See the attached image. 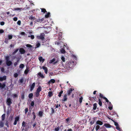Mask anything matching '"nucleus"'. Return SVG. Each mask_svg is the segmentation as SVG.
<instances>
[{
	"label": "nucleus",
	"instance_id": "f257e3e1",
	"mask_svg": "<svg viewBox=\"0 0 131 131\" xmlns=\"http://www.w3.org/2000/svg\"><path fill=\"white\" fill-rule=\"evenodd\" d=\"M6 64L8 66H10L12 64V62L9 60L10 57L9 56H7L5 57Z\"/></svg>",
	"mask_w": 131,
	"mask_h": 131
},
{
	"label": "nucleus",
	"instance_id": "4be33fe9",
	"mask_svg": "<svg viewBox=\"0 0 131 131\" xmlns=\"http://www.w3.org/2000/svg\"><path fill=\"white\" fill-rule=\"evenodd\" d=\"M43 112L42 111H40L38 113V115L40 117H41L43 115Z\"/></svg>",
	"mask_w": 131,
	"mask_h": 131
},
{
	"label": "nucleus",
	"instance_id": "4c0bfd02",
	"mask_svg": "<svg viewBox=\"0 0 131 131\" xmlns=\"http://www.w3.org/2000/svg\"><path fill=\"white\" fill-rule=\"evenodd\" d=\"M26 46L27 47H29V48H32V46L31 45L29 44H27L26 45Z\"/></svg>",
	"mask_w": 131,
	"mask_h": 131
},
{
	"label": "nucleus",
	"instance_id": "aec40b11",
	"mask_svg": "<svg viewBox=\"0 0 131 131\" xmlns=\"http://www.w3.org/2000/svg\"><path fill=\"white\" fill-rule=\"evenodd\" d=\"M38 75L40 76L41 78H45V77L43 75L41 74V72H39L38 74Z\"/></svg>",
	"mask_w": 131,
	"mask_h": 131
},
{
	"label": "nucleus",
	"instance_id": "338daca9",
	"mask_svg": "<svg viewBox=\"0 0 131 131\" xmlns=\"http://www.w3.org/2000/svg\"><path fill=\"white\" fill-rule=\"evenodd\" d=\"M4 32V31L2 29H0V34H2Z\"/></svg>",
	"mask_w": 131,
	"mask_h": 131
},
{
	"label": "nucleus",
	"instance_id": "4d7b16f0",
	"mask_svg": "<svg viewBox=\"0 0 131 131\" xmlns=\"http://www.w3.org/2000/svg\"><path fill=\"white\" fill-rule=\"evenodd\" d=\"M25 122L24 121L22 123V126H23L24 127L25 126Z\"/></svg>",
	"mask_w": 131,
	"mask_h": 131
},
{
	"label": "nucleus",
	"instance_id": "052dcab7",
	"mask_svg": "<svg viewBox=\"0 0 131 131\" xmlns=\"http://www.w3.org/2000/svg\"><path fill=\"white\" fill-rule=\"evenodd\" d=\"M73 130L71 128H69L67 130L66 129H65L64 131H72Z\"/></svg>",
	"mask_w": 131,
	"mask_h": 131
},
{
	"label": "nucleus",
	"instance_id": "423d86ee",
	"mask_svg": "<svg viewBox=\"0 0 131 131\" xmlns=\"http://www.w3.org/2000/svg\"><path fill=\"white\" fill-rule=\"evenodd\" d=\"M6 103L7 105L10 106L12 103L11 101V100L10 98H8L7 99Z\"/></svg>",
	"mask_w": 131,
	"mask_h": 131
},
{
	"label": "nucleus",
	"instance_id": "6e6d98bb",
	"mask_svg": "<svg viewBox=\"0 0 131 131\" xmlns=\"http://www.w3.org/2000/svg\"><path fill=\"white\" fill-rule=\"evenodd\" d=\"M28 37H30L31 38V39H34V36L33 35H31L30 36L29 35L28 36Z\"/></svg>",
	"mask_w": 131,
	"mask_h": 131
},
{
	"label": "nucleus",
	"instance_id": "79ce46f5",
	"mask_svg": "<svg viewBox=\"0 0 131 131\" xmlns=\"http://www.w3.org/2000/svg\"><path fill=\"white\" fill-rule=\"evenodd\" d=\"M83 98L82 97H80V98L79 100V102L80 103H82V100H83Z\"/></svg>",
	"mask_w": 131,
	"mask_h": 131
},
{
	"label": "nucleus",
	"instance_id": "603ef678",
	"mask_svg": "<svg viewBox=\"0 0 131 131\" xmlns=\"http://www.w3.org/2000/svg\"><path fill=\"white\" fill-rule=\"evenodd\" d=\"M8 121L7 120L5 123V125L7 126L8 127H9V125L8 124Z\"/></svg>",
	"mask_w": 131,
	"mask_h": 131
},
{
	"label": "nucleus",
	"instance_id": "7ed1b4c3",
	"mask_svg": "<svg viewBox=\"0 0 131 131\" xmlns=\"http://www.w3.org/2000/svg\"><path fill=\"white\" fill-rule=\"evenodd\" d=\"M45 34L44 33H41L40 36H37V39H40L42 40H43L44 38Z\"/></svg>",
	"mask_w": 131,
	"mask_h": 131
},
{
	"label": "nucleus",
	"instance_id": "dca6fc26",
	"mask_svg": "<svg viewBox=\"0 0 131 131\" xmlns=\"http://www.w3.org/2000/svg\"><path fill=\"white\" fill-rule=\"evenodd\" d=\"M44 20V18H42L41 19H35V21L36 22H41L42 21H43Z\"/></svg>",
	"mask_w": 131,
	"mask_h": 131
},
{
	"label": "nucleus",
	"instance_id": "5fc2aeb1",
	"mask_svg": "<svg viewBox=\"0 0 131 131\" xmlns=\"http://www.w3.org/2000/svg\"><path fill=\"white\" fill-rule=\"evenodd\" d=\"M61 59L63 62H64L65 61V58L64 57L62 56L61 57Z\"/></svg>",
	"mask_w": 131,
	"mask_h": 131
},
{
	"label": "nucleus",
	"instance_id": "58836bf2",
	"mask_svg": "<svg viewBox=\"0 0 131 131\" xmlns=\"http://www.w3.org/2000/svg\"><path fill=\"white\" fill-rule=\"evenodd\" d=\"M112 121L114 122V123L115 125L116 126H118L119 125L114 120H112Z\"/></svg>",
	"mask_w": 131,
	"mask_h": 131
},
{
	"label": "nucleus",
	"instance_id": "20e7f679",
	"mask_svg": "<svg viewBox=\"0 0 131 131\" xmlns=\"http://www.w3.org/2000/svg\"><path fill=\"white\" fill-rule=\"evenodd\" d=\"M15 121L13 123L14 125H16L17 124V122L19 121V116H16L14 118Z\"/></svg>",
	"mask_w": 131,
	"mask_h": 131
},
{
	"label": "nucleus",
	"instance_id": "c756f323",
	"mask_svg": "<svg viewBox=\"0 0 131 131\" xmlns=\"http://www.w3.org/2000/svg\"><path fill=\"white\" fill-rule=\"evenodd\" d=\"M32 115H33V119L34 120L35 119L36 117V115L35 114V113L34 112H33L32 113Z\"/></svg>",
	"mask_w": 131,
	"mask_h": 131
},
{
	"label": "nucleus",
	"instance_id": "c85d7f7f",
	"mask_svg": "<svg viewBox=\"0 0 131 131\" xmlns=\"http://www.w3.org/2000/svg\"><path fill=\"white\" fill-rule=\"evenodd\" d=\"M50 16V13L49 12L48 13L45 15V17L46 18H48Z\"/></svg>",
	"mask_w": 131,
	"mask_h": 131
},
{
	"label": "nucleus",
	"instance_id": "f3484780",
	"mask_svg": "<svg viewBox=\"0 0 131 131\" xmlns=\"http://www.w3.org/2000/svg\"><path fill=\"white\" fill-rule=\"evenodd\" d=\"M104 126L106 128H110L111 127V125L108 124L106 123L104 124Z\"/></svg>",
	"mask_w": 131,
	"mask_h": 131
},
{
	"label": "nucleus",
	"instance_id": "a878e982",
	"mask_svg": "<svg viewBox=\"0 0 131 131\" xmlns=\"http://www.w3.org/2000/svg\"><path fill=\"white\" fill-rule=\"evenodd\" d=\"M36 97H38L40 95V93L36 92H35Z\"/></svg>",
	"mask_w": 131,
	"mask_h": 131
},
{
	"label": "nucleus",
	"instance_id": "72a5a7b5",
	"mask_svg": "<svg viewBox=\"0 0 131 131\" xmlns=\"http://www.w3.org/2000/svg\"><path fill=\"white\" fill-rule=\"evenodd\" d=\"M19 49L17 48L12 53V55H14L18 51Z\"/></svg>",
	"mask_w": 131,
	"mask_h": 131
},
{
	"label": "nucleus",
	"instance_id": "9b49d317",
	"mask_svg": "<svg viewBox=\"0 0 131 131\" xmlns=\"http://www.w3.org/2000/svg\"><path fill=\"white\" fill-rule=\"evenodd\" d=\"M67 100V95L65 94L63 96V99H62V101L65 102Z\"/></svg>",
	"mask_w": 131,
	"mask_h": 131
},
{
	"label": "nucleus",
	"instance_id": "8fccbe9b",
	"mask_svg": "<svg viewBox=\"0 0 131 131\" xmlns=\"http://www.w3.org/2000/svg\"><path fill=\"white\" fill-rule=\"evenodd\" d=\"M4 42L7 44L8 43V39L6 38H5L4 40Z\"/></svg>",
	"mask_w": 131,
	"mask_h": 131
},
{
	"label": "nucleus",
	"instance_id": "680f3d73",
	"mask_svg": "<svg viewBox=\"0 0 131 131\" xmlns=\"http://www.w3.org/2000/svg\"><path fill=\"white\" fill-rule=\"evenodd\" d=\"M24 81V79L23 78H22L21 79L19 80V82L21 83H23Z\"/></svg>",
	"mask_w": 131,
	"mask_h": 131
},
{
	"label": "nucleus",
	"instance_id": "0eeeda50",
	"mask_svg": "<svg viewBox=\"0 0 131 131\" xmlns=\"http://www.w3.org/2000/svg\"><path fill=\"white\" fill-rule=\"evenodd\" d=\"M35 85V82L33 83L31 85H30L29 86L30 87V91H32L34 88Z\"/></svg>",
	"mask_w": 131,
	"mask_h": 131
},
{
	"label": "nucleus",
	"instance_id": "bf43d9fd",
	"mask_svg": "<svg viewBox=\"0 0 131 131\" xmlns=\"http://www.w3.org/2000/svg\"><path fill=\"white\" fill-rule=\"evenodd\" d=\"M18 74L17 73H15L14 75V77L15 78L17 77L18 76Z\"/></svg>",
	"mask_w": 131,
	"mask_h": 131
},
{
	"label": "nucleus",
	"instance_id": "1a4fd4ad",
	"mask_svg": "<svg viewBox=\"0 0 131 131\" xmlns=\"http://www.w3.org/2000/svg\"><path fill=\"white\" fill-rule=\"evenodd\" d=\"M55 82V80L53 79H51L47 83V84L49 85H50V83H54Z\"/></svg>",
	"mask_w": 131,
	"mask_h": 131
},
{
	"label": "nucleus",
	"instance_id": "412c9836",
	"mask_svg": "<svg viewBox=\"0 0 131 131\" xmlns=\"http://www.w3.org/2000/svg\"><path fill=\"white\" fill-rule=\"evenodd\" d=\"M29 71V69L28 68H27L24 71V73L26 74H27Z\"/></svg>",
	"mask_w": 131,
	"mask_h": 131
},
{
	"label": "nucleus",
	"instance_id": "de8ad7c7",
	"mask_svg": "<svg viewBox=\"0 0 131 131\" xmlns=\"http://www.w3.org/2000/svg\"><path fill=\"white\" fill-rule=\"evenodd\" d=\"M99 96L101 98H103V99H104V97H105L104 96H103V95L102 94H101V93H100V94H99Z\"/></svg>",
	"mask_w": 131,
	"mask_h": 131
},
{
	"label": "nucleus",
	"instance_id": "a19ab883",
	"mask_svg": "<svg viewBox=\"0 0 131 131\" xmlns=\"http://www.w3.org/2000/svg\"><path fill=\"white\" fill-rule=\"evenodd\" d=\"M51 114H52L53 113H54L55 111H54V109H53V108H51Z\"/></svg>",
	"mask_w": 131,
	"mask_h": 131
},
{
	"label": "nucleus",
	"instance_id": "69168bd1",
	"mask_svg": "<svg viewBox=\"0 0 131 131\" xmlns=\"http://www.w3.org/2000/svg\"><path fill=\"white\" fill-rule=\"evenodd\" d=\"M36 99L37 100V104H39L40 103V100L38 99Z\"/></svg>",
	"mask_w": 131,
	"mask_h": 131
},
{
	"label": "nucleus",
	"instance_id": "2f4dec72",
	"mask_svg": "<svg viewBox=\"0 0 131 131\" xmlns=\"http://www.w3.org/2000/svg\"><path fill=\"white\" fill-rule=\"evenodd\" d=\"M5 114H3L2 116V121H4L5 119Z\"/></svg>",
	"mask_w": 131,
	"mask_h": 131
},
{
	"label": "nucleus",
	"instance_id": "473e14b6",
	"mask_svg": "<svg viewBox=\"0 0 131 131\" xmlns=\"http://www.w3.org/2000/svg\"><path fill=\"white\" fill-rule=\"evenodd\" d=\"M63 91L61 90V91L59 93V94L58 95V96L59 97H61V96L62 94L63 93Z\"/></svg>",
	"mask_w": 131,
	"mask_h": 131
},
{
	"label": "nucleus",
	"instance_id": "9d476101",
	"mask_svg": "<svg viewBox=\"0 0 131 131\" xmlns=\"http://www.w3.org/2000/svg\"><path fill=\"white\" fill-rule=\"evenodd\" d=\"M6 84L5 82L3 83L2 84L0 83V89L1 88L2 89L4 88Z\"/></svg>",
	"mask_w": 131,
	"mask_h": 131
},
{
	"label": "nucleus",
	"instance_id": "49530a36",
	"mask_svg": "<svg viewBox=\"0 0 131 131\" xmlns=\"http://www.w3.org/2000/svg\"><path fill=\"white\" fill-rule=\"evenodd\" d=\"M60 127L59 126L57 127H56L54 129V130L55 131H58L59 130Z\"/></svg>",
	"mask_w": 131,
	"mask_h": 131
},
{
	"label": "nucleus",
	"instance_id": "c03bdc74",
	"mask_svg": "<svg viewBox=\"0 0 131 131\" xmlns=\"http://www.w3.org/2000/svg\"><path fill=\"white\" fill-rule=\"evenodd\" d=\"M100 128V126L99 125H97L95 129L96 131H97Z\"/></svg>",
	"mask_w": 131,
	"mask_h": 131
},
{
	"label": "nucleus",
	"instance_id": "3c124183",
	"mask_svg": "<svg viewBox=\"0 0 131 131\" xmlns=\"http://www.w3.org/2000/svg\"><path fill=\"white\" fill-rule=\"evenodd\" d=\"M28 108H26L25 110V114H27V113L28 111Z\"/></svg>",
	"mask_w": 131,
	"mask_h": 131
},
{
	"label": "nucleus",
	"instance_id": "b1692460",
	"mask_svg": "<svg viewBox=\"0 0 131 131\" xmlns=\"http://www.w3.org/2000/svg\"><path fill=\"white\" fill-rule=\"evenodd\" d=\"M38 59L40 61H42L43 62L45 60L42 57H39Z\"/></svg>",
	"mask_w": 131,
	"mask_h": 131
},
{
	"label": "nucleus",
	"instance_id": "2eb2a0df",
	"mask_svg": "<svg viewBox=\"0 0 131 131\" xmlns=\"http://www.w3.org/2000/svg\"><path fill=\"white\" fill-rule=\"evenodd\" d=\"M28 17L29 19L31 20H34L35 19V17L33 16L32 15Z\"/></svg>",
	"mask_w": 131,
	"mask_h": 131
},
{
	"label": "nucleus",
	"instance_id": "0e129e2a",
	"mask_svg": "<svg viewBox=\"0 0 131 131\" xmlns=\"http://www.w3.org/2000/svg\"><path fill=\"white\" fill-rule=\"evenodd\" d=\"M21 21L20 20H18L17 22V24L19 25H20L21 24Z\"/></svg>",
	"mask_w": 131,
	"mask_h": 131
},
{
	"label": "nucleus",
	"instance_id": "774afa93",
	"mask_svg": "<svg viewBox=\"0 0 131 131\" xmlns=\"http://www.w3.org/2000/svg\"><path fill=\"white\" fill-rule=\"evenodd\" d=\"M5 22L4 21H2L0 23V25L1 26H3L4 25Z\"/></svg>",
	"mask_w": 131,
	"mask_h": 131
},
{
	"label": "nucleus",
	"instance_id": "09e8293b",
	"mask_svg": "<svg viewBox=\"0 0 131 131\" xmlns=\"http://www.w3.org/2000/svg\"><path fill=\"white\" fill-rule=\"evenodd\" d=\"M61 52L63 53H64L66 52V51L64 49H62L61 50Z\"/></svg>",
	"mask_w": 131,
	"mask_h": 131
},
{
	"label": "nucleus",
	"instance_id": "864d4df0",
	"mask_svg": "<svg viewBox=\"0 0 131 131\" xmlns=\"http://www.w3.org/2000/svg\"><path fill=\"white\" fill-rule=\"evenodd\" d=\"M94 119L92 120V121H90V123L91 125H93V124L94 123Z\"/></svg>",
	"mask_w": 131,
	"mask_h": 131
},
{
	"label": "nucleus",
	"instance_id": "37998d69",
	"mask_svg": "<svg viewBox=\"0 0 131 131\" xmlns=\"http://www.w3.org/2000/svg\"><path fill=\"white\" fill-rule=\"evenodd\" d=\"M56 60V59L55 58H53L51 60H50V63H52L54 62Z\"/></svg>",
	"mask_w": 131,
	"mask_h": 131
},
{
	"label": "nucleus",
	"instance_id": "4468645a",
	"mask_svg": "<svg viewBox=\"0 0 131 131\" xmlns=\"http://www.w3.org/2000/svg\"><path fill=\"white\" fill-rule=\"evenodd\" d=\"M96 125H102L103 124V123L102 121H97L96 123Z\"/></svg>",
	"mask_w": 131,
	"mask_h": 131
},
{
	"label": "nucleus",
	"instance_id": "ea45409f",
	"mask_svg": "<svg viewBox=\"0 0 131 131\" xmlns=\"http://www.w3.org/2000/svg\"><path fill=\"white\" fill-rule=\"evenodd\" d=\"M24 67V65L23 64H20L19 66V68H20L23 69Z\"/></svg>",
	"mask_w": 131,
	"mask_h": 131
},
{
	"label": "nucleus",
	"instance_id": "e433bc0d",
	"mask_svg": "<svg viewBox=\"0 0 131 131\" xmlns=\"http://www.w3.org/2000/svg\"><path fill=\"white\" fill-rule=\"evenodd\" d=\"M41 11L42 12H43L44 13H45V12H47L45 9L42 8H41Z\"/></svg>",
	"mask_w": 131,
	"mask_h": 131
},
{
	"label": "nucleus",
	"instance_id": "bb28decb",
	"mask_svg": "<svg viewBox=\"0 0 131 131\" xmlns=\"http://www.w3.org/2000/svg\"><path fill=\"white\" fill-rule=\"evenodd\" d=\"M33 94L32 93H30L28 95L29 98L30 99H31L33 98Z\"/></svg>",
	"mask_w": 131,
	"mask_h": 131
},
{
	"label": "nucleus",
	"instance_id": "7c9ffc66",
	"mask_svg": "<svg viewBox=\"0 0 131 131\" xmlns=\"http://www.w3.org/2000/svg\"><path fill=\"white\" fill-rule=\"evenodd\" d=\"M99 101V104L100 106H101L102 105V102L101 100L100 99H98Z\"/></svg>",
	"mask_w": 131,
	"mask_h": 131
},
{
	"label": "nucleus",
	"instance_id": "6e6552de",
	"mask_svg": "<svg viewBox=\"0 0 131 131\" xmlns=\"http://www.w3.org/2000/svg\"><path fill=\"white\" fill-rule=\"evenodd\" d=\"M19 51L21 54H24L26 52V51L23 48H21L19 49Z\"/></svg>",
	"mask_w": 131,
	"mask_h": 131
},
{
	"label": "nucleus",
	"instance_id": "13d9d810",
	"mask_svg": "<svg viewBox=\"0 0 131 131\" xmlns=\"http://www.w3.org/2000/svg\"><path fill=\"white\" fill-rule=\"evenodd\" d=\"M104 99L106 102H107V103H108L109 102V101L106 98V97H104Z\"/></svg>",
	"mask_w": 131,
	"mask_h": 131
},
{
	"label": "nucleus",
	"instance_id": "a18cd8bd",
	"mask_svg": "<svg viewBox=\"0 0 131 131\" xmlns=\"http://www.w3.org/2000/svg\"><path fill=\"white\" fill-rule=\"evenodd\" d=\"M34 101H33L31 102L30 103V105L31 106H32V107H34Z\"/></svg>",
	"mask_w": 131,
	"mask_h": 131
},
{
	"label": "nucleus",
	"instance_id": "5701e85b",
	"mask_svg": "<svg viewBox=\"0 0 131 131\" xmlns=\"http://www.w3.org/2000/svg\"><path fill=\"white\" fill-rule=\"evenodd\" d=\"M4 123L3 121H0V127L1 128L3 127H4Z\"/></svg>",
	"mask_w": 131,
	"mask_h": 131
},
{
	"label": "nucleus",
	"instance_id": "cd10ccee",
	"mask_svg": "<svg viewBox=\"0 0 131 131\" xmlns=\"http://www.w3.org/2000/svg\"><path fill=\"white\" fill-rule=\"evenodd\" d=\"M70 117H68L66 119V123H70V122H69V121L70 120Z\"/></svg>",
	"mask_w": 131,
	"mask_h": 131
},
{
	"label": "nucleus",
	"instance_id": "393cba45",
	"mask_svg": "<svg viewBox=\"0 0 131 131\" xmlns=\"http://www.w3.org/2000/svg\"><path fill=\"white\" fill-rule=\"evenodd\" d=\"M53 95V94L51 91H49L48 92V95L49 96V97H51Z\"/></svg>",
	"mask_w": 131,
	"mask_h": 131
},
{
	"label": "nucleus",
	"instance_id": "e2e57ef3",
	"mask_svg": "<svg viewBox=\"0 0 131 131\" xmlns=\"http://www.w3.org/2000/svg\"><path fill=\"white\" fill-rule=\"evenodd\" d=\"M40 45V44L39 43H38L36 45V47H39Z\"/></svg>",
	"mask_w": 131,
	"mask_h": 131
},
{
	"label": "nucleus",
	"instance_id": "6ab92c4d",
	"mask_svg": "<svg viewBox=\"0 0 131 131\" xmlns=\"http://www.w3.org/2000/svg\"><path fill=\"white\" fill-rule=\"evenodd\" d=\"M97 106V104L96 103H94L93 105V110H95Z\"/></svg>",
	"mask_w": 131,
	"mask_h": 131
},
{
	"label": "nucleus",
	"instance_id": "ddd939ff",
	"mask_svg": "<svg viewBox=\"0 0 131 131\" xmlns=\"http://www.w3.org/2000/svg\"><path fill=\"white\" fill-rule=\"evenodd\" d=\"M42 69L44 70L45 73L46 74H47L48 73V68H47L43 66L42 67Z\"/></svg>",
	"mask_w": 131,
	"mask_h": 131
},
{
	"label": "nucleus",
	"instance_id": "f03ea898",
	"mask_svg": "<svg viewBox=\"0 0 131 131\" xmlns=\"http://www.w3.org/2000/svg\"><path fill=\"white\" fill-rule=\"evenodd\" d=\"M74 62L73 61H69L66 64V67L67 69L68 68H70L73 67V63Z\"/></svg>",
	"mask_w": 131,
	"mask_h": 131
},
{
	"label": "nucleus",
	"instance_id": "f704fd0d",
	"mask_svg": "<svg viewBox=\"0 0 131 131\" xmlns=\"http://www.w3.org/2000/svg\"><path fill=\"white\" fill-rule=\"evenodd\" d=\"M8 39H11L13 38V35H8Z\"/></svg>",
	"mask_w": 131,
	"mask_h": 131
},
{
	"label": "nucleus",
	"instance_id": "c9c22d12",
	"mask_svg": "<svg viewBox=\"0 0 131 131\" xmlns=\"http://www.w3.org/2000/svg\"><path fill=\"white\" fill-rule=\"evenodd\" d=\"M21 99L22 100H23L24 98V93H23L21 95Z\"/></svg>",
	"mask_w": 131,
	"mask_h": 131
},
{
	"label": "nucleus",
	"instance_id": "a211bd4d",
	"mask_svg": "<svg viewBox=\"0 0 131 131\" xmlns=\"http://www.w3.org/2000/svg\"><path fill=\"white\" fill-rule=\"evenodd\" d=\"M42 89L41 87L39 86L37 89L36 92L40 93V92L41 91Z\"/></svg>",
	"mask_w": 131,
	"mask_h": 131
},
{
	"label": "nucleus",
	"instance_id": "f8f14e48",
	"mask_svg": "<svg viewBox=\"0 0 131 131\" xmlns=\"http://www.w3.org/2000/svg\"><path fill=\"white\" fill-rule=\"evenodd\" d=\"M7 77L6 76H4L2 77H0V81H2L4 80H5L6 79Z\"/></svg>",
	"mask_w": 131,
	"mask_h": 131
},
{
	"label": "nucleus",
	"instance_id": "39448f33",
	"mask_svg": "<svg viewBox=\"0 0 131 131\" xmlns=\"http://www.w3.org/2000/svg\"><path fill=\"white\" fill-rule=\"evenodd\" d=\"M74 90V89H72L71 88H70L67 91V95L68 96H69L72 93V92L73 90Z\"/></svg>",
	"mask_w": 131,
	"mask_h": 131
}]
</instances>
